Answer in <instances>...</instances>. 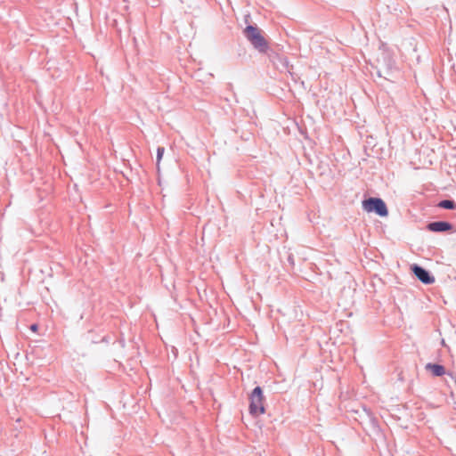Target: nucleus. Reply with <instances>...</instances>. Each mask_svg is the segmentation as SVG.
<instances>
[{
  "label": "nucleus",
  "mask_w": 456,
  "mask_h": 456,
  "mask_svg": "<svg viewBox=\"0 0 456 456\" xmlns=\"http://www.w3.org/2000/svg\"><path fill=\"white\" fill-rule=\"evenodd\" d=\"M164 151H165V149L164 147H159L157 149V165L159 164L161 159H162V156L164 154Z\"/></svg>",
  "instance_id": "obj_9"
},
{
  "label": "nucleus",
  "mask_w": 456,
  "mask_h": 456,
  "mask_svg": "<svg viewBox=\"0 0 456 456\" xmlns=\"http://www.w3.org/2000/svg\"><path fill=\"white\" fill-rule=\"evenodd\" d=\"M288 260H289L291 264H293V258H292V256H289Z\"/></svg>",
  "instance_id": "obj_11"
},
{
  "label": "nucleus",
  "mask_w": 456,
  "mask_h": 456,
  "mask_svg": "<svg viewBox=\"0 0 456 456\" xmlns=\"http://www.w3.org/2000/svg\"><path fill=\"white\" fill-rule=\"evenodd\" d=\"M437 207L444 209L454 210L456 209V202L453 200H443L437 204Z\"/></svg>",
  "instance_id": "obj_8"
},
{
  "label": "nucleus",
  "mask_w": 456,
  "mask_h": 456,
  "mask_svg": "<svg viewBox=\"0 0 456 456\" xmlns=\"http://www.w3.org/2000/svg\"><path fill=\"white\" fill-rule=\"evenodd\" d=\"M362 208L368 213L385 217L388 215V209L385 201L380 198L370 197L362 201Z\"/></svg>",
  "instance_id": "obj_3"
},
{
  "label": "nucleus",
  "mask_w": 456,
  "mask_h": 456,
  "mask_svg": "<svg viewBox=\"0 0 456 456\" xmlns=\"http://www.w3.org/2000/svg\"><path fill=\"white\" fill-rule=\"evenodd\" d=\"M411 271L413 274L418 278V280L422 283L429 285L435 282V277L424 267L414 264L411 266Z\"/></svg>",
  "instance_id": "obj_4"
},
{
  "label": "nucleus",
  "mask_w": 456,
  "mask_h": 456,
  "mask_svg": "<svg viewBox=\"0 0 456 456\" xmlns=\"http://www.w3.org/2000/svg\"><path fill=\"white\" fill-rule=\"evenodd\" d=\"M30 329H31V330L36 331L37 330V324H32L30 326Z\"/></svg>",
  "instance_id": "obj_10"
},
{
  "label": "nucleus",
  "mask_w": 456,
  "mask_h": 456,
  "mask_svg": "<svg viewBox=\"0 0 456 456\" xmlns=\"http://www.w3.org/2000/svg\"><path fill=\"white\" fill-rule=\"evenodd\" d=\"M386 73L387 75H391L392 71L390 69H387Z\"/></svg>",
  "instance_id": "obj_12"
},
{
  "label": "nucleus",
  "mask_w": 456,
  "mask_h": 456,
  "mask_svg": "<svg viewBox=\"0 0 456 456\" xmlns=\"http://www.w3.org/2000/svg\"><path fill=\"white\" fill-rule=\"evenodd\" d=\"M265 396L260 387H256L249 395V413L258 416L265 412Z\"/></svg>",
  "instance_id": "obj_2"
},
{
  "label": "nucleus",
  "mask_w": 456,
  "mask_h": 456,
  "mask_svg": "<svg viewBox=\"0 0 456 456\" xmlns=\"http://www.w3.org/2000/svg\"><path fill=\"white\" fill-rule=\"evenodd\" d=\"M427 229L433 232H445L452 231L453 226L447 221H434L427 224Z\"/></svg>",
  "instance_id": "obj_6"
},
{
  "label": "nucleus",
  "mask_w": 456,
  "mask_h": 456,
  "mask_svg": "<svg viewBox=\"0 0 456 456\" xmlns=\"http://www.w3.org/2000/svg\"><path fill=\"white\" fill-rule=\"evenodd\" d=\"M425 368L427 370L431 371L435 377H441L445 373V368L438 363L429 362L426 365Z\"/></svg>",
  "instance_id": "obj_7"
},
{
  "label": "nucleus",
  "mask_w": 456,
  "mask_h": 456,
  "mask_svg": "<svg viewBox=\"0 0 456 456\" xmlns=\"http://www.w3.org/2000/svg\"><path fill=\"white\" fill-rule=\"evenodd\" d=\"M268 54V58L270 61L273 64V66L280 69L281 71H289V61L286 56L283 54L276 53L273 51L270 53H266Z\"/></svg>",
  "instance_id": "obj_5"
},
{
  "label": "nucleus",
  "mask_w": 456,
  "mask_h": 456,
  "mask_svg": "<svg viewBox=\"0 0 456 456\" xmlns=\"http://www.w3.org/2000/svg\"><path fill=\"white\" fill-rule=\"evenodd\" d=\"M243 34L256 50L262 53H268V43L256 25H248L244 28Z\"/></svg>",
  "instance_id": "obj_1"
}]
</instances>
